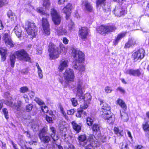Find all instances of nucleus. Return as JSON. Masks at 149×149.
<instances>
[{"mask_svg":"<svg viewBox=\"0 0 149 149\" xmlns=\"http://www.w3.org/2000/svg\"><path fill=\"white\" fill-rule=\"evenodd\" d=\"M57 34L59 35H66L67 32L64 29H63L62 27H60L58 29H56Z\"/></svg>","mask_w":149,"mask_h":149,"instance_id":"nucleus-29","label":"nucleus"},{"mask_svg":"<svg viewBox=\"0 0 149 149\" xmlns=\"http://www.w3.org/2000/svg\"><path fill=\"white\" fill-rule=\"evenodd\" d=\"M100 105L101 106L103 111H109L110 110L111 107L105 103L103 100H100Z\"/></svg>","mask_w":149,"mask_h":149,"instance_id":"nucleus-21","label":"nucleus"},{"mask_svg":"<svg viewBox=\"0 0 149 149\" xmlns=\"http://www.w3.org/2000/svg\"><path fill=\"white\" fill-rule=\"evenodd\" d=\"M68 0H58V4L59 5L64 4L65 3L67 2Z\"/></svg>","mask_w":149,"mask_h":149,"instance_id":"nucleus-58","label":"nucleus"},{"mask_svg":"<svg viewBox=\"0 0 149 149\" xmlns=\"http://www.w3.org/2000/svg\"><path fill=\"white\" fill-rule=\"evenodd\" d=\"M89 32V29L86 27H81L79 29V37L83 40L87 39Z\"/></svg>","mask_w":149,"mask_h":149,"instance_id":"nucleus-11","label":"nucleus"},{"mask_svg":"<svg viewBox=\"0 0 149 149\" xmlns=\"http://www.w3.org/2000/svg\"><path fill=\"white\" fill-rule=\"evenodd\" d=\"M101 116L105 119L107 120V122L109 124H113V123L115 120V116L110 111H103Z\"/></svg>","mask_w":149,"mask_h":149,"instance_id":"nucleus-7","label":"nucleus"},{"mask_svg":"<svg viewBox=\"0 0 149 149\" xmlns=\"http://www.w3.org/2000/svg\"><path fill=\"white\" fill-rule=\"evenodd\" d=\"M104 90L107 93H111L112 91V89L110 87L107 86L105 87Z\"/></svg>","mask_w":149,"mask_h":149,"instance_id":"nucleus-47","label":"nucleus"},{"mask_svg":"<svg viewBox=\"0 0 149 149\" xmlns=\"http://www.w3.org/2000/svg\"><path fill=\"white\" fill-rule=\"evenodd\" d=\"M7 53V50L3 48H0V53L1 56L2 60L4 61L6 59V55Z\"/></svg>","mask_w":149,"mask_h":149,"instance_id":"nucleus-30","label":"nucleus"},{"mask_svg":"<svg viewBox=\"0 0 149 149\" xmlns=\"http://www.w3.org/2000/svg\"><path fill=\"white\" fill-rule=\"evenodd\" d=\"M46 119L49 123H53V120L52 118L47 115L46 116Z\"/></svg>","mask_w":149,"mask_h":149,"instance_id":"nucleus-53","label":"nucleus"},{"mask_svg":"<svg viewBox=\"0 0 149 149\" xmlns=\"http://www.w3.org/2000/svg\"><path fill=\"white\" fill-rule=\"evenodd\" d=\"M71 101L72 103V105L74 106H76L78 104L77 100L74 98H72L71 99Z\"/></svg>","mask_w":149,"mask_h":149,"instance_id":"nucleus-48","label":"nucleus"},{"mask_svg":"<svg viewBox=\"0 0 149 149\" xmlns=\"http://www.w3.org/2000/svg\"><path fill=\"white\" fill-rule=\"evenodd\" d=\"M5 103L6 105L11 107L17 110H19L20 109L22 102L19 101H18L17 103H13L11 102L6 101L5 102Z\"/></svg>","mask_w":149,"mask_h":149,"instance_id":"nucleus-17","label":"nucleus"},{"mask_svg":"<svg viewBox=\"0 0 149 149\" xmlns=\"http://www.w3.org/2000/svg\"><path fill=\"white\" fill-rule=\"evenodd\" d=\"M117 29L116 26L114 25H102L97 29L98 32L103 35L106 34L114 31Z\"/></svg>","mask_w":149,"mask_h":149,"instance_id":"nucleus-4","label":"nucleus"},{"mask_svg":"<svg viewBox=\"0 0 149 149\" xmlns=\"http://www.w3.org/2000/svg\"><path fill=\"white\" fill-rule=\"evenodd\" d=\"M3 38L6 45L9 47H12L13 44L12 41L8 38V34L7 33L4 34Z\"/></svg>","mask_w":149,"mask_h":149,"instance_id":"nucleus-19","label":"nucleus"},{"mask_svg":"<svg viewBox=\"0 0 149 149\" xmlns=\"http://www.w3.org/2000/svg\"><path fill=\"white\" fill-rule=\"evenodd\" d=\"M143 128L145 132L149 131V125L148 122H145V123L142 125Z\"/></svg>","mask_w":149,"mask_h":149,"instance_id":"nucleus-37","label":"nucleus"},{"mask_svg":"<svg viewBox=\"0 0 149 149\" xmlns=\"http://www.w3.org/2000/svg\"><path fill=\"white\" fill-rule=\"evenodd\" d=\"M50 3L49 0H44L43 6L46 9H48L49 8Z\"/></svg>","mask_w":149,"mask_h":149,"instance_id":"nucleus-36","label":"nucleus"},{"mask_svg":"<svg viewBox=\"0 0 149 149\" xmlns=\"http://www.w3.org/2000/svg\"><path fill=\"white\" fill-rule=\"evenodd\" d=\"M126 35L125 33H122L118 34L117 37L114 40L113 43L115 45H117L118 42L123 38Z\"/></svg>","mask_w":149,"mask_h":149,"instance_id":"nucleus-24","label":"nucleus"},{"mask_svg":"<svg viewBox=\"0 0 149 149\" xmlns=\"http://www.w3.org/2000/svg\"><path fill=\"white\" fill-rule=\"evenodd\" d=\"M83 112V110L82 109H78L77 113L76 114V116L77 117H81Z\"/></svg>","mask_w":149,"mask_h":149,"instance_id":"nucleus-50","label":"nucleus"},{"mask_svg":"<svg viewBox=\"0 0 149 149\" xmlns=\"http://www.w3.org/2000/svg\"><path fill=\"white\" fill-rule=\"evenodd\" d=\"M38 125L37 124H34L32 126V127L34 131H37L38 129Z\"/></svg>","mask_w":149,"mask_h":149,"instance_id":"nucleus-54","label":"nucleus"},{"mask_svg":"<svg viewBox=\"0 0 149 149\" xmlns=\"http://www.w3.org/2000/svg\"><path fill=\"white\" fill-rule=\"evenodd\" d=\"M29 88L27 86H23L21 87L19 89V91L21 93H24L28 92Z\"/></svg>","mask_w":149,"mask_h":149,"instance_id":"nucleus-41","label":"nucleus"},{"mask_svg":"<svg viewBox=\"0 0 149 149\" xmlns=\"http://www.w3.org/2000/svg\"><path fill=\"white\" fill-rule=\"evenodd\" d=\"M75 111L74 109H72L68 110L67 111V113L69 115H73Z\"/></svg>","mask_w":149,"mask_h":149,"instance_id":"nucleus-56","label":"nucleus"},{"mask_svg":"<svg viewBox=\"0 0 149 149\" xmlns=\"http://www.w3.org/2000/svg\"><path fill=\"white\" fill-rule=\"evenodd\" d=\"M143 147L141 145H138L135 147V149H143Z\"/></svg>","mask_w":149,"mask_h":149,"instance_id":"nucleus-64","label":"nucleus"},{"mask_svg":"<svg viewBox=\"0 0 149 149\" xmlns=\"http://www.w3.org/2000/svg\"><path fill=\"white\" fill-rule=\"evenodd\" d=\"M136 40L133 37H131L129 38L128 42L126 43L124 46L125 48L130 47L131 46L136 44Z\"/></svg>","mask_w":149,"mask_h":149,"instance_id":"nucleus-20","label":"nucleus"},{"mask_svg":"<svg viewBox=\"0 0 149 149\" xmlns=\"http://www.w3.org/2000/svg\"><path fill=\"white\" fill-rule=\"evenodd\" d=\"M48 51L51 59L58 58L59 56V54L61 52L59 48L52 43L49 44Z\"/></svg>","mask_w":149,"mask_h":149,"instance_id":"nucleus-3","label":"nucleus"},{"mask_svg":"<svg viewBox=\"0 0 149 149\" xmlns=\"http://www.w3.org/2000/svg\"><path fill=\"white\" fill-rule=\"evenodd\" d=\"M117 90L119 91L121 93H125V91L122 87H118L117 89Z\"/></svg>","mask_w":149,"mask_h":149,"instance_id":"nucleus-55","label":"nucleus"},{"mask_svg":"<svg viewBox=\"0 0 149 149\" xmlns=\"http://www.w3.org/2000/svg\"><path fill=\"white\" fill-rule=\"evenodd\" d=\"M145 53L143 49H140L137 51L133 53L132 57L134 61H136L139 59H141L144 57Z\"/></svg>","mask_w":149,"mask_h":149,"instance_id":"nucleus-9","label":"nucleus"},{"mask_svg":"<svg viewBox=\"0 0 149 149\" xmlns=\"http://www.w3.org/2000/svg\"><path fill=\"white\" fill-rule=\"evenodd\" d=\"M120 115L122 120L124 122H127L129 119L127 114L125 112L121 113L120 112Z\"/></svg>","mask_w":149,"mask_h":149,"instance_id":"nucleus-33","label":"nucleus"},{"mask_svg":"<svg viewBox=\"0 0 149 149\" xmlns=\"http://www.w3.org/2000/svg\"><path fill=\"white\" fill-rule=\"evenodd\" d=\"M72 8V4L70 3H68L62 10V12L64 13L66 15V18L67 20L69 18L70 15Z\"/></svg>","mask_w":149,"mask_h":149,"instance_id":"nucleus-16","label":"nucleus"},{"mask_svg":"<svg viewBox=\"0 0 149 149\" xmlns=\"http://www.w3.org/2000/svg\"><path fill=\"white\" fill-rule=\"evenodd\" d=\"M15 52L14 54H11L10 56V64L12 67H14L15 63V60L16 58L15 57Z\"/></svg>","mask_w":149,"mask_h":149,"instance_id":"nucleus-32","label":"nucleus"},{"mask_svg":"<svg viewBox=\"0 0 149 149\" xmlns=\"http://www.w3.org/2000/svg\"><path fill=\"white\" fill-rule=\"evenodd\" d=\"M73 129L76 131L77 132H79L81 129V126L77 124L75 121H73L71 123Z\"/></svg>","mask_w":149,"mask_h":149,"instance_id":"nucleus-27","label":"nucleus"},{"mask_svg":"<svg viewBox=\"0 0 149 149\" xmlns=\"http://www.w3.org/2000/svg\"><path fill=\"white\" fill-rule=\"evenodd\" d=\"M95 141H92L90 144H88L85 146V149H92V148H95L98 146V144Z\"/></svg>","mask_w":149,"mask_h":149,"instance_id":"nucleus-26","label":"nucleus"},{"mask_svg":"<svg viewBox=\"0 0 149 149\" xmlns=\"http://www.w3.org/2000/svg\"><path fill=\"white\" fill-rule=\"evenodd\" d=\"M34 100L40 105H45L44 102L40 98L36 97L34 99Z\"/></svg>","mask_w":149,"mask_h":149,"instance_id":"nucleus-39","label":"nucleus"},{"mask_svg":"<svg viewBox=\"0 0 149 149\" xmlns=\"http://www.w3.org/2000/svg\"><path fill=\"white\" fill-rule=\"evenodd\" d=\"M124 72L126 74L134 76L139 77L141 74V70L139 69L134 70L133 69H126Z\"/></svg>","mask_w":149,"mask_h":149,"instance_id":"nucleus-12","label":"nucleus"},{"mask_svg":"<svg viewBox=\"0 0 149 149\" xmlns=\"http://www.w3.org/2000/svg\"><path fill=\"white\" fill-rule=\"evenodd\" d=\"M17 58L20 60L30 62L31 58L27 52L24 49L18 50L15 52Z\"/></svg>","mask_w":149,"mask_h":149,"instance_id":"nucleus-5","label":"nucleus"},{"mask_svg":"<svg viewBox=\"0 0 149 149\" xmlns=\"http://www.w3.org/2000/svg\"><path fill=\"white\" fill-rule=\"evenodd\" d=\"M7 15L8 17L11 19L13 18L15 16L14 14L10 10H9L8 11Z\"/></svg>","mask_w":149,"mask_h":149,"instance_id":"nucleus-44","label":"nucleus"},{"mask_svg":"<svg viewBox=\"0 0 149 149\" xmlns=\"http://www.w3.org/2000/svg\"><path fill=\"white\" fill-rule=\"evenodd\" d=\"M50 136L54 141L57 140L58 139V136L56 134H52Z\"/></svg>","mask_w":149,"mask_h":149,"instance_id":"nucleus-51","label":"nucleus"},{"mask_svg":"<svg viewBox=\"0 0 149 149\" xmlns=\"http://www.w3.org/2000/svg\"><path fill=\"white\" fill-rule=\"evenodd\" d=\"M86 136L84 135H81L79 136L78 137V139L80 142V144L82 146H85L87 144V143L86 140Z\"/></svg>","mask_w":149,"mask_h":149,"instance_id":"nucleus-23","label":"nucleus"},{"mask_svg":"<svg viewBox=\"0 0 149 149\" xmlns=\"http://www.w3.org/2000/svg\"><path fill=\"white\" fill-rule=\"evenodd\" d=\"M106 0H97L96 4L97 6H102L103 11L108 13H110L111 10L110 6L109 5L106 6L105 2Z\"/></svg>","mask_w":149,"mask_h":149,"instance_id":"nucleus-14","label":"nucleus"},{"mask_svg":"<svg viewBox=\"0 0 149 149\" xmlns=\"http://www.w3.org/2000/svg\"><path fill=\"white\" fill-rule=\"evenodd\" d=\"M47 130V127H44L42 129L40 130L38 134L39 137L41 135H42V136L46 135Z\"/></svg>","mask_w":149,"mask_h":149,"instance_id":"nucleus-34","label":"nucleus"},{"mask_svg":"<svg viewBox=\"0 0 149 149\" xmlns=\"http://www.w3.org/2000/svg\"><path fill=\"white\" fill-rule=\"evenodd\" d=\"M14 31L17 36L19 38L21 37L22 30L21 29L20 27L17 26H15L14 29Z\"/></svg>","mask_w":149,"mask_h":149,"instance_id":"nucleus-28","label":"nucleus"},{"mask_svg":"<svg viewBox=\"0 0 149 149\" xmlns=\"http://www.w3.org/2000/svg\"><path fill=\"white\" fill-rule=\"evenodd\" d=\"M71 21H72L71 20ZM74 24L72 22L71 23V24L69 25V28L71 30L74 27Z\"/></svg>","mask_w":149,"mask_h":149,"instance_id":"nucleus-61","label":"nucleus"},{"mask_svg":"<svg viewBox=\"0 0 149 149\" xmlns=\"http://www.w3.org/2000/svg\"><path fill=\"white\" fill-rule=\"evenodd\" d=\"M77 86V95L84 101L89 103L91 100V97L89 93H86L84 96L83 95V93L82 90V80L79 79L78 80Z\"/></svg>","mask_w":149,"mask_h":149,"instance_id":"nucleus-2","label":"nucleus"},{"mask_svg":"<svg viewBox=\"0 0 149 149\" xmlns=\"http://www.w3.org/2000/svg\"><path fill=\"white\" fill-rule=\"evenodd\" d=\"M114 131L115 134L118 135L122 136L123 133L120 130H119V129L116 127L114 128Z\"/></svg>","mask_w":149,"mask_h":149,"instance_id":"nucleus-40","label":"nucleus"},{"mask_svg":"<svg viewBox=\"0 0 149 149\" xmlns=\"http://www.w3.org/2000/svg\"><path fill=\"white\" fill-rule=\"evenodd\" d=\"M93 120L89 118H88L87 119V123L88 125H91L93 124Z\"/></svg>","mask_w":149,"mask_h":149,"instance_id":"nucleus-52","label":"nucleus"},{"mask_svg":"<svg viewBox=\"0 0 149 149\" xmlns=\"http://www.w3.org/2000/svg\"><path fill=\"white\" fill-rule=\"evenodd\" d=\"M72 52L74 54L75 60L77 61H75L73 63V68L79 71L80 72H82L85 70V67L83 65L79 64L84 61V54L81 52L75 49H73Z\"/></svg>","mask_w":149,"mask_h":149,"instance_id":"nucleus-1","label":"nucleus"},{"mask_svg":"<svg viewBox=\"0 0 149 149\" xmlns=\"http://www.w3.org/2000/svg\"><path fill=\"white\" fill-rule=\"evenodd\" d=\"M88 107V106L87 104H84L83 105H81V108H80V109H86Z\"/></svg>","mask_w":149,"mask_h":149,"instance_id":"nucleus-57","label":"nucleus"},{"mask_svg":"<svg viewBox=\"0 0 149 149\" xmlns=\"http://www.w3.org/2000/svg\"><path fill=\"white\" fill-rule=\"evenodd\" d=\"M41 140V141L45 143H47L50 141L51 136L46 135L42 136L40 135V136L39 137Z\"/></svg>","mask_w":149,"mask_h":149,"instance_id":"nucleus-22","label":"nucleus"},{"mask_svg":"<svg viewBox=\"0 0 149 149\" xmlns=\"http://www.w3.org/2000/svg\"><path fill=\"white\" fill-rule=\"evenodd\" d=\"M63 41L64 44H67L68 43V40L66 38H64L63 39Z\"/></svg>","mask_w":149,"mask_h":149,"instance_id":"nucleus-63","label":"nucleus"},{"mask_svg":"<svg viewBox=\"0 0 149 149\" xmlns=\"http://www.w3.org/2000/svg\"><path fill=\"white\" fill-rule=\"evenodd\" d=\"M92 129L93 133L95 134L97 132L99 131L100 127L98 124H95L93 125Z\"/></svg>","mask_w":149,"mask_h":149,"instance_id":"nucleus-35","label":"nucleus"},{"mask_svg":"<svg viewBox=\"0 0 149 149\" xmlns=\"http://www.w3.org/2000/svg\"><path fill=\"white\" fill-rule=\"evenodd\" d=\"M41 108L42 111L44 113H47L48 111V107L45 105L41 106Z\"/></svg>","mask_w":149,"mask_h":149,"instance_id":"nucleus-46","label":"nucleus"},{"mask_svg":"<svg viewBox=\"0 0 149 149\" xmlns=\"http://www.w3.org/2000/svg\"><path fill=\"white\" fill-rule=\"evenodd\" d=\"M63 77L66 81L68 82L74 81V71L71 69H67L63 73Z\"/></svg>","mask_w":149,"mask_h":149,"instance_id":"nucleus-8","label":"nucleus"},{"mask_svg":"<svg viewBox=\"0 0 149 149\" xmlns=\"http://www.w3.org/2000/svg\"><path fill=\"white\" fill-rule=\"evenodd\" d=\"M113 12L115 16L118 17H120L122 15H124L127 13L126 10L121 8L119 6L116 7L113 11Z\"/></svg>","mask_w":149,"mask_h":149,"instance_id":"nucleus-15","label":"nucleus"},{"mask_svg":"<svg viewBox=\"0 0 149 149\" xmlns=\"http://www.w3.org/2000/svg\"><path fill=\"white\" fill-rule=\"evenodd\" d=\"M3 112L4 115L6 119H8L9 118L8 115V112L7 109L6 108H4L2 110Z\"/></svg>","mask_w":149,"mask_h":149,"instance_id":"nucleus-45","label":"nucleus"},{"mask_svg":"<svg viewBox=\"0 0 149 149\" xmlns=\"http://www.w3.org/2000/svg\"><path fill=\"white\" fill-rule=\"evenodd\" d=\"M82 5V7L85 11L90 12L92 11L93 7L90 3L88 1H83Z\"/></svg>","mask_w":149,"mask_h":149,"instance_id":"nucleus-18","label":"nucleus"},{"mask_svg":"<svg viewBox=\"0 0 149 149\" xmlns=\"http://www.w3.org/2000/svg\"><path fill=\"white\" fill-rule=\"evenodd\" d=\"M23 97L25 99V102H28L29 99L27 96L26 95H24Z\"/></svg>","mask_w":149,"mask_h":149,"instance_id":"nucleus-62","label":"nucleus"},{"mask_svg":"<svg viewBox=\"0 0 149 149\" xmlns=\"http://www.w3.org/2000/svg\"><path fill=\"white\" fill-rule=\"evenodd\" d=\"M51 13L52 20L54 24L56 25L59 24L61 21L60 15L54 8L51 9Z\"/></svg>","mask_w":149,"mask_h":149,"instance_id":"nucleus-10","label":"nucleus"},{"mask_svg":"<svg viewBox=\"0 0 149 149\" xmlns=\"http://www.w3.org/2000/svg\"><path fill=\"white\" fill-rule=\"evenodd\" d=\"M42 24L44 33L47 35H49L50 33L49 24L47 18L42 17Z\"/></svg>","mask_w":149,"mask_h":149,"instance_id":"nucleus-13","label":"nucleus"},{"mask_svg":"<svg viewBox=\"0 0 149 149\" xmlns=\"http://www.w3.org/2000/svg\"><path fill=\"white\" fill-rule=\"evenodd\" d=\"M26 29L29 35L34 37L37 34L36 27L33 22H28L26 23Z\"/></svg>","mask_w":149,"mask_h":149,"instance_id":"nucleus-6","label":"nucleus"},{"mask_svg":"<svg viewBox=\"0 0 149 149\" xmlns=\"http://www.w3.org/2000/svg\"><path fill=\"white\" fill-rule=\"evenodd\" d=\"M36 10L38 13L42 15H45L47 17L49 16V15L48 14H46L45 13V11L43 10L42 8L41 7H38L36 9Z\"/></svg>","mask_w":149,"mask_h":149,"instance_id":"nucleus-38","label":"nucleus"},{"mask_svg":"<svg viewBox=\"0 0 149 149\" xmlns=\"http://www.w3.org/2000/svg\"><path fill=\"white\" fill-rule=\"evenodd\" d=\"M60 111L62 114V115L65 118V119L68 120V116L66 115L65 112L64 111L63 108L62 106H60Z\"/></svg>","mask_w":149,"mask_h":149,"instance_id":"nucleus-42","label":"nucleus"},{"mask_svg":"<svg viewBox=\"0 0 149 149\" xmlns=\"http://www.w3.org/2000/svg\"><path fill=\"white\" fill-rule=\"evenodd\" d=\"M122 149H129L128 147V144L126 143L124 145V144H123L122 146Z\"/></svg>","mask_w":149,"mask_h":149,"instance_id":"nucleus-59","label":"nucleus"},{"mask_svg":"<svg viewBox=\"0 0 149 149\" xmlns=\"http://www.w3.org/2000/svg\"><path fill=\"white\" fill-rule=\"evenodd\" d=\"M33 107V105L32 104H30L27 105L26 106V111L28 112L31 111Z\"/></svg>","mask_w":149,"mask_h":149,"instance_id":"nucleus-49","label":"nucleus"},{"mask_svg":"<svg viewBox=\"0 0 149 149\" xmlns=\"http://www.w3.org/2000/svg\"><path fill=\"white\" fill-rule=\"evenodd\" d=\"M68 66V61L62 60L58 67V69L60 71H62L65 68H67Z\"/></svg>","mask_w":149,"mask_h":149,"instance_id":"nucleus-25","label":"nucleus"},{"mask_svg":"<svg viewBox=\"0 0 149 149\" xmlns=\"http://www.w3.org/2000/svg\"><path fill=\"white\" fill-rule=\"evenodd\" d=\"M5 0H0V8L2 7L5 4Z\"/></svg>","mask_w":149,"mask_h":149,"instance_id":"nucleus-60","label":"nucleus"},{"mask_svg":"<svg viewBox=\"0 0 149 149\" xmlns=\"http://www.w3.org/2000/svg\"><path fill=\"white\" fill-rule=\"evenodd\" d=\"M117 102L123 109L125 110L126 109L127 106L123 100L120 99H118L117 100Z\"/></svg>","mask_w":149,"mask_h":149,"instance_id":"nucleus-31","label":"nucleus"},{"mask_svg":"<svg viewBox=\"0 0 149 149\" xmlns=\"http://www.w3.org/2000/svg\"><path fill=\"white\" fill-rule=\"evenodd\" d=\"M38 74L39 77L40 79H42L43 77V75L42 74V71L41 68L40 67L39 65H38Z\"/></svg>","mask_w":149,"mask_h":149,"instance_id":"nucleus-43","label":"nucleus"}]
</instances>
